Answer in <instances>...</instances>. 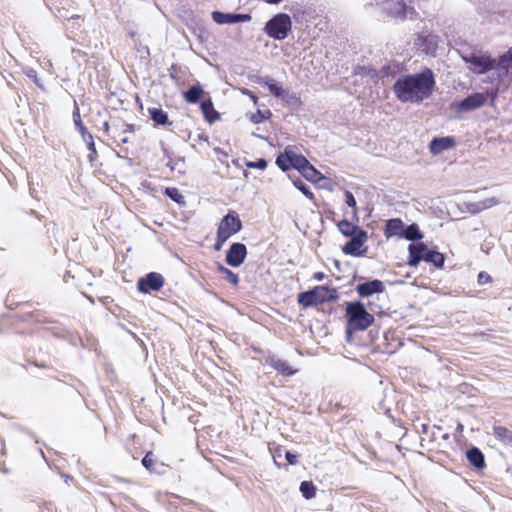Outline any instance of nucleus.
Wrapping results in <instances>:
<instances>
[{"label": "nucleus", "mask_w": 512, "mask_h": 512, "mask_svg": "<svg viewBox=\"0 0 512 512\" xmlns=\"http://www.w3.org/2000/svg\"><path fill=\"white\" fill-rule=\"evenodd\" d=\"M281 100H283L292 109H299L302 106L300 96L297 93L291 92L289 90H285Z\"/></svg>", "instance_id": "29"}, {"label": "nucleus", "mask_w": 512, "mask_h": 512, "mask_svg": "<svg viewBox=\"0 0 512 512\" xmlns=\"http://www.w3.org/2000/svg\"><path fill=\"white\" fill-rule=\"evenodd\" d=\"M402 238L411 241V243H417L423 238V234L420 231L419 226L416 223H412L404 226Z\"/></svg>", "instance_id": "27"}, {"label": "nucleus", "mask_w": 512, "mask_h": 512, "mask_svg": "<svg viewBox=\"0 0 512 512\" xmlns=\"http://www.w3.org/2000/svg\"><path fill=\"white\" fill-rule=\"evenodd\" d=\"M338 229L346 237H353V235L359 234V231H364L359 226L345 219L338 223Z\"/></svg>", "instance_id": "28"}, {"label": "nucleus", "mask_w": 512, "mask_h": 512, "mask_svg": "<svg viewBox=\"0 0 512 512\" xmlns=\"http://www.w3.org/2000/svg\"><path fill=\"white\" fill-rule=\"evenodd\" d=\"M429 430V425L426 423L421 424V430L420 432L423 434H427Z\"/></svg>", "instance_id": "50"}, {"label": "nucleus", "mask_w": 512, "mask_h": 512, "mask_svg": "<svg viewBox=\"0 0 512 512\" xmlns=\"http://www.w3.org/2000/svg\"><path fill=\"white\" fill-rule=\"evenodd\" d=\"M164 154L169 159L166 165L170 168L171 171L176 170L179 163L184 164V158L179 157L176 160H173L170 156V152L167 149H164Z\"/></svg>", "instance_id": "37"}, {"label": "nucleus", "mask_w": 512, "mask_h": 512, "mask_svg": "<svg viewBox=\"0 0 512 512\" xmlns=\"http://www.w3.org/2000/svg\"><path fill=\"white\" fill-rule=\"evenodd\" d=\"M299 490L305 499H312L316 495V487L311 481H302Z\"/></svg>", "instance_id": "30"}, {"label": "nucleus", "mask_w": 512, "mask_h": 512, "mask_svg": "<svg viewBox=\"0 0 512 512\" xmlns=\"http://www.w3.org/2000/svg\"><path fill=\"white\" fill-rule=\"evenodd\" d=\"M200 109L204 116V119L208 123L212 124L220 119V113L215 110L213 102L210 97L200 102Z\"/></svg>", "instance_id": "20"}, {"label": "nucleus", "mask_w": 512, "mask_h": 512, "mask_svg": "<svg viewBox=\"0 0 512 512\" xmlns=\"http://www.w3.org/2000/svg\"><path fill=\"white\" fill-rule=\"evenodd\" d=\"M263 1L267 4L277 5V4L281 3L283 0H263Z\"/></svg>", "instance_id": "51"}, {"label": "nucleus", "mask_w": 512, "mask_h": 512, "mask_svg": "<svg viewBox=\"0 0 512 512\" xmlns=\"http://www.w3.org/2000/svg\"><path fill=\"white\" fill-rule=\"evenodd\" d=\"M0 471H2L5 474L9 473V470L6 468L4 462L0 464Z\"/></svg>", "instance_id": "52"}, {"label": "nucleus", "mask_w": 512, "mask_h": 512, "mask_svg": "<svg viewBox=\"0 0 512 512\" xmlns=\"http://www.w3.org/2000/svg\"><path fill=\"white\" fill-rule=\"evenodd\" d=\"M72 117H73L74 125L80 134L87 131V128L84 126V124L81 120L80 110H79V107H78V104L76 101H74V110L72 113Z\"/></svg>", "instance_id": "33"}, {"label": "nucleus", "mask_w": 512, "mask_h": 512, "mask_svg": "<svg viewBox=\"0 0 512 512\" xmlns=\"http://www.w3.org/2000/svg\"><path fill=\"white\" fill-rule=\"evenodd\" d=\"M292 29V20L287 13H277L270 18L263 28L265 34L274 40H284Z\"/></svg>", "instance_id": "5"}, {"label": "nucleus", "mask_w": 512, "mask_h": 512, "mask_svg": "<svg viewBox=\"0 0 512 512\" xmlns=\"http://www.w3.org/2000/svg\"><path fill=\"white\" fill-rule=\"evenodd\" d=\"M244 94H248L251 98V100L256 104L257 101H258V97L256 95H254L252 92H250L249 90H246L244 92Z\"/></svg>", "instance_id": "49"}, {"label": "nucleus", "mask_w": 512, "mask_h": 512, "mask_svg": "<svg viewBox=\"0 0 512 512\" xmlns=\"http://www.w3.org/2000/svg\"><path fill=\"white\" fill-rule=\"evenodd\" d=\"M480 203H482L483 206H485V209L491 208L498 204V200L495 197L486 198L484 200H481Z\"/></svg>", "instance_id": "45"}, {"label": "nucleus", "mask_w": 512, "mask_h": 512, "mask_svg": "<svg viewBox=\"0 0 512 512\" xmlns=\"http://www.w3.org/2000/svg\"><path fill=\"white\" fill-rule=\"evenodd\" d=\"M142 465L149 471L153 470L154 458L151 451L147 452L142 458Z\"/></svg>", "instance_id": "40"}, {"label": "nucleus", "mask_w": 512, "mask_h": 512, "mask_svg": "<svg viewBox=\"0 0 512 512\" xmlns=\"http://www.w3.org/2000/svg\"><path fill=\"white\" fill-rule=\"evenodd\" d=\"M325 278V274L323 272H315L313 275V279L317 281H322Z\"/></svg>", "instance_id": "47"}, {"label": "nucleus", "mask_w": 512, "mask_h": 512, "mask_svg": "<svg viewBox=\"0 0 512 512\" xmlns=\"http://www.w3.org/2000/svg\"><path fill=\"white\" fill-rule=\"evenodd\" d=\"M229 238L227 237V235H224V233L221 231H217V236H216V242L214 244V250L215 251H219L221 250V248L223 247L224 243L228 240Z\"/></svg>", "instance_id": "39"}, {"label": "nucleus", "mask_w": 512, "mask_h": 512, "mask_svg": "<svg viewBox=\"0 0 512 512\" xmlns=\"http://www.w3.org/2000/svg\"><path fill=\"white\" fill-rule=\"evenodd\" d=\"M352 214H353V217H356V215H357L356 210H353V211H352Z\"/></svg>", "instance_id": "60"}, {"label": "nucleus", "mask_w": 512, "mask_h": 512, "mask_svg": "<svg viewBox=\"0 0 512 512\" xmlns=\"http://www.w3.org/2000/svg\"><path fill=\"white\" fill-rule=\"evenodd\" d=\"M368 239L367 231H359V234L353 235L350 237V240L345 243L342 247V251L346 255H350L353 257H362L367 252V247L361 249L364 243Z\"/></svg>", "instance_id": "8"}, {"label": "nucleus", "mask_w": 512, "mask_h": 512, "mask_svg": "<svg viewBox=\"0 0 512 512\" xmlns=\"http://www.w3.org/2000/svg\"><path fill=\"white\" fill-rule=\"evenodd\" d=\"M266 362L278 373L283 376H292L296 373L297 370L293 369L289 363L285 360L278 358L273 355L267 358Z\"/></svg>", "instance_id": "17"}, {"label": "nucleus", "mask_w": 512, "mask_h": 512, "mask_svg": "<svg viewBox=\"0 0 512 512\" xmlns=\"http://www.w3.org/2000/svg\"><path fill=\"white\" fill-rule=\"evenodd\" d=\"M385 287L381 280L373 279L357 284L355 290L360 297H369L384 291Z\"/></svg>", "instance_id": "15"}, {"label": "nucleus", "mask_w": 512, "mask_h": 512, "mask_svg": "<svg viewBox=\"0 0 512 512\" xmlns=\"http://www.w3.org/2000/svg\"><path fill=\"white\" fill-rule=\"evenodd\" d=\"M306 163L307 158L305 156L287 148L276 157V164L282 171L295 169L300 172Z\"/></svg>", "instance_id": "6"}, {"label": "nucleus", "mask_w": 512, "mask_h": 512, "mask_svg": "<svg viewBox=\"0 0 512 512\" xmlns=\"http://www.w3.org/2000/svg\"><path fill=\"white\" fill-rule=\"evenodd\" d=\"M486 101L487 96L484 93L476 92L456 102L454 106L459 112H469L484 106Z\"/></svg>", "instance_id": "11"}, {"label": "nucleus", "mask_w": 512, "mask_h": 512, "mask_svg": "<svg viewBox=\"0 0 512 512\" xmlns=\"http://www.w3.org/2000/svg\"><path fill=\"white\" fill-rule=\"evenodd\" d=\"M242 221L235 211H229L221 220L217 231H221L230 238L242 229Z\"/></svg>", "instance_id": "10"}, {"label": "nucleus", "mask_w": 512, "mask_h": 512, "mask_svg": "<svg viewBox=\"0 0 512 512\" xmlns=\"http://www.w3.org/2000/svg\"><path fill=\"white\" fill-rule=\"evenodd\" d=\"M346 337L349 339L356 331H364L374 322V316L370 314L361 301L348 302L346 304Z\"/></svg>", "instance_id": "2"}, {"label": "nucleus", "mask_w": 512, "mask_h": 512, "mask_svg": "<svg viewBox=\"0 0 512 512\" xmlns=\"http://www.w3.org/2000/svg\"><path fill=\"white\" fill-rule=\"evenodd\" d=\"M133 125H127V129L125 131H132Z\"/></svg>", "instance_id": "58"}, {"label": "nucleus", "mask_w": 512, "mask_h": 512, "mask_svg": "<svg viewBox=\"0 0 512 512\" xmlns=\"http://www.w3.org/2000/svg\"><path fill=\"white\" fill-rule=\"evenodd\" d=\"M478 284L479 285H485L487 283H490L492 281V278L491 276L485 272V271H481L479 274H478Z\"/></svg>", "instance_id": "43"}, {"label": "nucleus", "mask_w": 512, "mask_h": 512, "mask_svg": "<svg viewBox=\"0 0 512 512\" xmlns=\"http://www.w3.org/2000/svg\"><path fill=\"white\" fill-rule=\"evenodd\" d=\"M203 95L204 89L200 83L193 84L182 92L184 100L189 104L200 103Z\"/></svg>", "instance_id": "19"}, {"label": "nucleus", "mask_w": 512, "mask_h": 512, "mask_svg": "<svg viewBox=\"0 0 512 512\" xmlns=\"http://www.w3.org/2000/svg\"><path fill=\"white\" fill-rule=\"evenodd\" d=\"M407 265L417 267L421 261L433 264L436 268H442L445 256L441 252L431 250L424 242L410 243L408 246Z\"/></svg>", "instance_id": "3"}, {"label": "nucleus", "mask_w": 512, "mask_h": 512, "mask_svg": "<svg viewBox=\"0 0 512 512\" xmlns=\"http://www.w3.org/2000/svg\"><path fill=\"white\" fill-rule=\"evenodd\" d=\"M338 297L339 295L335 288L319 285L299 293L297 301L304 308H309L326 302H334Z\"/></svg>", "instance_id": "4"}, {"label": "nucleus", "mask_w": 512, "mask_h": 512, "mask_svg": "<svg viewBox=\"0 0 512 512\" xmlns=\"http://www.w3.org/2000/svg\"><path fill=\"white\" fill-rule=\"evenodd\" d=\"M267 165H268L267 160L264 158H259L256 161H250V162H247V164H246V166L248 168H254V169H259V170L266 169Z\"/></svg>", "instance_id": "38"}, {"label": "nucleus", "mask_w": 512, "mask_h": 512, "mask_svg": "<svg viewBox=\"0 0 512 512\" xmlns=\"http://www.w3.org/2000/svg\"><path fill=\"white\" fill-rule=\"evenodd\" d=\"M272 116V112L270 110L262 111L258 109L255 113H251L249 115V119L254 124H259L269 119Z\"/></svg>", "instance_id": "32"}, {"label": "nucleus", "mask_w": 512, "mask_h": 512, "mask_svg": "<svg viewBox=\"0 0 512 512\" xmlns=\"http://www.w3.org/2000/svg\"><path fill=\"white\" fill-rule=\"evenodd\" d=\"M164 194L177 204H184V196L175 187L165 188Z\"/></svg>", "instance_id": "34"}, {"label": "nucleus", "mask_w": 512, "mask_h": 512, "mask_svg": "<svg viewBox=\"0 0 512 512\" xmlns=\"http://www.w3.org/2000/svg\"><path fill=\"white\" fill-rule=\"evenodd\" d=\"M211 17L213 21L219 25L249 22L252 19L251 15L248 13L244 14L222 11H213Z\"/></svg>", "instance_id": "13"}, {"label": "nucleus", "mask_w": 512, "mask_h": 512, "mask_svg": "<svg viewBox=\"0 0 512 512\" xmlns=\"http://www.w3.org/2000/svg\"><path fill=\"white\" fill-rule=\"evenodd\" d=\"M382 10L387 15L397 19H405L408 13L404 0H387L383 2Z\"/></svg>", "instance_id": "14"}, {"label": "nucleus", "mask_w": 512, "mask_h": 512, "mask_svg": "<svg viewBox=\"0 0 512 512\" xmlns=\"http://www.w3.org/2000/svg\"><path fill=\"white\" fill-rule=\"evenodd\" d=\"M121 141H122L123 143H126V142L128 141V139H127V137H125V138H122V140H121Z\"/></svg>", "instance_id": "59"}, {"label": "nucleus", "mask_w": 512, "mask_h": 512, "mask_svg": "<svg viewBox=\"0 0 512 512\" xmlns=\"http://www.w3.org/2000/svg\"><path fill=\"white\" fill-rule=\"evenodd\" d=\"M462 59L469 64V70L475 74H485L495 68V59L487 55L470 53L462 55Z\"/></svg>", "instance_id": "7"}, {"label": "nucleus", "mask_w": 512, "mask_h": 512, "mask_svg": "<svg viewBox=\"0 0 512 512\" xmlns=\"http://www.w3.org/2000/svg\"><path fill=\"white\" fill-rule=\"evenodd\" d=\"M405 224L400 218H392L386 221L384 234L387 238L392 236L402 237Z\"/></svg>", "instance_id": "22"}, {"label": "nucleus", "mask_w": 512, "mask_h": 512, "mask_svg": "<svg viewBox=\"0 0 512 512\" xmlns=\"http://www.w3.org/2000/svg\"><path fill=\"white\" fill-rule=\"evenodd\" d=\"M512 63V58L508 51L499 57V60L495 61V68L503 71L504 74L509 72V65Z\"/></svg>", "instance_id": "31"}, {"label": "nucleus", "mask_w": 512, "mask_h": 512, "mask_svg": "<svg viewBox=\"0 0 512 512\" xmlns=\"http://www.w3.org/2000/svg\"><path fill=\"white\" fill-rule=\"evenodd\" d=\"M456 141L452 136L434 137L429 143V150L433 155H439L443 151L454 147Z\"/></svg>", "instance_id": "16"}, {"label": "nucleus", "mask_w": 512, "mask_h": 512, "mask_svg": "<svg viewBox=\"0 0 512 512\" xmlns=\"http://www.w3.org/2000/svg\"><path fill=\"white\" fill-rule=\"evenodd\" d=\"M217 270H218L221 274L225 275V272H227V271L229 270V268H227V267H225L224 265H222V264L218 263V265H217Z\"/></svg>", "instance_id": "48"}, {"label": "nucleus", "mask_w": 512, "mask_h": 512, "mask_svg": "<svg viewBox=\"0 0 512 512\" xmlns=\"http://www.w3.org/2000/svg\"><path fill=\"white\" fill-rule=\"evenodd\" d=\"M81 138L82 140L85 142L88 150H89V154H88V160L90 162V164L92 166H94V162L95 160L97 159V156H98V153H97V150H96V146H95V142H94V137L93 135L87 130L83 133H81Z\"/></svg>", "instance_id": "26"}, {"label": "nucleus", "mask_w": 512, "mask_h": 512, "mask_svg": "<svg viewBox=\"0 0 512 512\" xmlns=\"http://www.w3.org/2000/svg\"><path fill=\"white\" fill-rule=\"evenodd\" d=\"M252 135H253V136H255V137H259V138L264 139V137H262V136L258 135V132H253V133H252Z\"/></svg>", "instance_id": "56"}, {"label": "nucleus", "mask_w": 512, "mask_h": 512, "mask_svg": "<svg viewBox=\"0 0 512 512\" xmlns=\"http://www.w3.org/2000/svg\"><path fill=\"white\" fill-rule=\"evenodd\" d=\"M285 459L291 465H295L298 462V456L291 451H286Z\"/></svg>", "instance_id": "46"}, {"label": "nucleus", "mask_w": 512, "mask_h": 512, "mask_svg": "<svg viewBox=\"0 0 512 512\" xmlns=\"http://www.w3.org/2000/svg\"><path fill=\"white\" fill-rule=\"evenodd\" d=\"M345 202L351 208L356 207V204H357L356 199H355L354 195L352 194V192H350V191L345 192Z\"/></svg>", "instance_id": "44"}, {"label": "nucleus", "mask_w": 512, "mask_h": 512, "mask_svg": "<svg viewBox=\"0 0 512 512\" xmlns=\"http://www.w3.org/2000/svg\"><path fill=\"white\" fill-rule=\"evenodd\" d=\"M164 285V277L157 272H150L141 277L137 282L139 292L149 294L153 291H159Z\"/></svg>", "instance_id": "9"}, {"label": "nucleus", "mask_w": 512, "mask_h": 512, "mask_svg": "<svg viewBox=\"0 0 512 512\" xmlns=\"http://www.w3.org/2000/svg\"><path fill=\"white\" fill-rule=\"evenodd\" d=\"M466 459L477 470H481L486 466L484 454L478 447L472 446L469 448L466 451Z\"/></svg>", "instance_id": "18"}, {"label": "nucleus", "mask_w": 512, "mask_h": 512, "mask_svg": "<svg viewBox=\"0 0 512 512\" xmlns=\"http://www.w3.org/2000/svg\"><path fill=\"white\" fill-rule=\"evenodd\" d=\"M252 135H253V136H255V137H259V138L264 139V137H262V136L258 135V132H253V133H252Z\"/></svg>", "instance_id": "57"}, {"label": "nucleus", "mask_w": 512, "mask_h": 512, "mask_svg": "<svg viewBox=\"0 0 512 512\" xmlns=\"http://www.w3.org/2000/svg\"><path fill=\"white\" fill-rule=\"evenodd\" d=\"M247 256V247L240 242H234L230 245L226 252V263L231 267H239L242 265Z\"/></svg>", "instance_id": "12"}, {"label": "nucleus", "mask_w": 512, "mask_h": 512, "mask_svg": "<svg viewBox=\"0 0 512 512\" xmlns=\"http://www.w3.org/2000/svg\"><path fill=\"white\" fill-rule=\"evenodd\" d=\"M467 209L470 213L477 214L485 210V206H483L482 203H480V201H476L467 203Z\"/></svg>", "instance_id": "41"}, {"label": "nucleus", "mask_w": 512, "mask_h": 512, "mask_svg": "<svg viewBox=\"0 0 512 512\" xmlns=\"http://www.w3.org/2000/svg\"><path fill=\"white\" fill-rule=\"evenodd\" d=\"M103 129H104V131H105L106 133H108V132H109L110 126H109V123H108L107 121H106V122H104V124H103Z\"/></svg>", "instance_id": "54"}, {"label": "nucleus", "mask_w": 512, "mask_h": 512, "mask_svg": "<svg viewBox=\"0 0 512 512\" xmlns=\"http://www.w3.org/2000/svg\"><path fill=\"white\" fill-rule=\"evenodd\" d=\"M148 114L155 125L165 126L172 124L169 121L168 114L160 107L148 108Z\"/></svg>", "instance_id": "25"}, {"label": "nucleus", "mask_w": 512, "mask_h": 512, "mask_svg": "<svg viewBox=\"0 0 512 512\" xmlns=\"http://www.w3.org/2000/svg\"><path fill=\"white\" fill-rule=\"evenodd\" d=\"M293 185L296 189H298L303 195H305L308 199L313 200L314 194L309 188L307 184H305L301 179H297L293 181Z\"/></svg>", "instance_id": "35"}, {"label": "nucleus", "mask_w": 512, "mask_h": 512, "mask_svg": "<svg viewBox=\"0 0 512 512\" xmlns=\"http://www.w3.org/2000/svg\"><path fill=\"white\" fill-rule=\"evenodd\" d=\"M24 73H25V75H26L29 79H31V80L34 82V84H35L36 86H38V87H39V88H41V89H44V86H43L42 82L40 81V79L38 78V76H37V72H36V70H35V69H33V68H27V69H25Z\"/></svg>", "instance_id": "36"}, {"label": "nucleus", "mask_w": 512, "mask_h": 512, "mask_svg": "<svg viewBox=\"0 0 512 512\" xmlns=\"http://www.w3.org/2000/svg\"><path fill=\"white\" fill-rule=\"evenodd\" d=\"M224 278L234 286H237L239 283L238 275L230 269L227 272H225Z\"/></svg>", "instance_id": "42"}, {"label": "nucleus", "mask_w": 512, "mask_h": 512, "mask_svg": "<svg viewBox=\"0 0 512 512\" xmlns=\"http://www.w3.org/2000/svg\"><path fill=\"white\" fill-rule=\"evenodd\" d=\"M492 434L502 445L512 447V430L504 426L494 425Z\"/></svg>", "instance_id": "23"}, {"label": "nucleus", "mask_w": 512, "mask_h": 512, "mask_svg": "<svg viewBox=\"0 0 512 512\" xmlns=\"http://www.w3.org/2000/svg\"><path fill=\"white\" fill-rule=\"evenodd\" d=\"M335 267L340 270V262L338 260H334Z\"/></svg>", "instance_id": "55"}, {"label": "nucleus", "mask_w": 512, "mask_h": 512, "mask_svg": "<svg viewBox=\"0 0 512 512\" xmlns=\"http://www.w3.org/2000/svg\"><path fill=\"white\" fill-rule=\"evenodd\" d=\"M434 86V73L431 69L425 68L416 74L400 76L394 83L393 91L402 103H418L430 97Z\"/></svg>", "instance_id": "1"}, {"label": "nucleus", "mask_w": 512, "mask_h": 512, "mask_svg": "<svg viewBox=\"0 0 512 512\" xmlns=\"http://www.w3.org/2000/svg\"><path fill=\"white\" fill-rule=\"evenodd\" d=\"M257 83L261 86H265L268 88L269 92L275 96L276 98L282 97L285 90L276 80L273 78L266 76V77H260L257 81Z\"/></svg>", "instance_id": "21"}, {"label": "nucleus", "mask_w": 512, "mask_h": 512, "mask_svg": "<svg viewBox=\"0 0 512 512\" xmlns=\"http://www.w3.org/2000/svg\"><path fill=\"white\" fill-rule=\"evenodd\" d=\"M300 174L311 183H319L321 180L325 179L323 174L319 172L308 160L306 165H303Z\"/></svg>", "instance_id": "24"}, {"label": "nucleus", "mask_w": 512, "mask_h": 512, "mask_svg": "<svg viewBox=\"0 0 512 512\" xmlns=\"http://www.w3.org/2000/svg\"><path fill=\"white\" fill-rule=\"evenodd\" d=\"M1 443H2L1 455L5 456L6 455L5 441L2 439Z\"/></svg>", "instance_id": "53"}]
</instances>
